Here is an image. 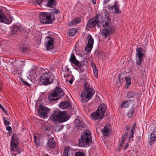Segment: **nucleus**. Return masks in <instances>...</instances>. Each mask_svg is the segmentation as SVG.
Instances as JSON below:
<instances>
[{
    "label": "nucleus",
    "instance_id": "obj_1",
    "mask_svg": "<svg viewBox=\"0 0 156 156\" xmlns=\"http://www.w3.org/2000/svg\"><path fill=\"white\" fill-rule=\"evenodd\" d=\"M69 116L66 112L56 110L53 112L49 119L53 122L62 123L67 121Z\"/></svg>",
    "mask_w": 156,
    "mask_h": 156
},
{
    "label": "nucleus",
    "instance_id": "obj_2",
    "mask_svg": "<svg viewBox=\"0 0 156 156\" xmlns=\"http://www.w3.org/2000/svg\"><path fill=\"white\" fill-rule=\"evenodd\" d=\"M84 86L83 92L81 94V101L83 102L88 101L94 94V91L92 88L90 87L88 83H86Z\"/></svg>",
    "mask_w": 156,
    "mask_h": 156
},
{
    "label": "nucleus",
    "instance_id": "obj_3",
    "mask_svg": "<svg viewBox=\"0 0 156 156\" xmlns=\"http://www.w3.org/2000/svg\"><path fill=\"white\" fill-rule=\"evenodd\" d=\"M92 140L90 132L88 130H84L79 139V145L81 147H87Z\"/></svg>",
    "mask_w": 156,
    "mask_h": 156
},
{
    "label": "nucleus",
    "instance_id": "obj_4",
    "mask_svg": "<svg viewBox=\"0 0 156 156\" xmlns=\"http://www.w3.org/2000/svg\"><path fill=\"white\" fill-rule=\"evenodd\" d=\"M64 93L59 87H57L55 90L48 94V98L50 101H55L63 97Z\"/></svg>",
    "mask_w": 156,
    "mask_h": 156
},
{
    "label": "nucleus",
    "instance_id": "obj_5",
    "mask_svg": "<svg viewBox=\"0 0 156 156\" xmlns=\"http://www.w3.org/2000/svg\"><path fill=\"white\" fill-rule=\"evenodd\" d=\"M106 109L107 106L105 104L101 105L98 107V109L95 112L91 114V116L92 119L94 120L102 119Z\"/></svg>",
    "mask_w": 156,
    "mask_h": 156
},
{
    "label": "nucleus",
    "instance_id": "obj_6",
    "mask_svg": "<svg viewBox=\"0 0 156 156\" xmlns=\"http://www.w3.org/2000/svg\"><path fill=\"white\" fill-rule=\"evenodd\" d=\"M101 19V15L99 13L97 14L94 17L90 18L88 20L87 24V26L90 28H95L96 26L98 27H99Z\"/></svg>",
    "mask_w": 156,
    "mask_h": 156
},
{
    "label": "nucleus",
    "instance_id": "obj_7",
    "mask_svg": "<svg viewBox=\"0 0 156 156\" xmlns=\"http://www.w3.org/2000/svg\"><path fill=\"white\" fill-rule=\"evenodd\" d=\"M39 19L41 23L47 24L51 23L53 20H55L54 16L52 17L51 14L45 12H42L40 14Z\"/></svg>",
    "mask_w": 156,
    "mask_h": 156
},
{
    "label": "nucleus",
    "instance_id": "obj_8",
    "mask_svg": "<svg viewBox=\"0 0 156 156\" xmlns=\"http://www.w3.org/2000/svg\"><path fill=\"white\" fill-rule=\"evenodd\" d=\"M54 80V77L51 76L49 73L47 72L43 73L40 78L41 84L45 85L52 83Z\"/></svg>",
    "mask_w": 156,
    "mask_h": 156
},
{
    "label": "nucleus",
    "instance_id": "obj_9",
    "mask_svg": "<svg viewBox=\"0 0 156 156\" xmlns=\"http://www.w3.org/2000/svg\"><path fill=\"white\" fill-rule=\"evenodd\" d=\"M19 142V140L18 137L16 135L13 134L12 136L10 149L12 151L17 152V154L20 153L19 148L18 146Z\"/></svg>",
    "mask_w": 156,
    "mask_h": 156
},
{
    "label": "nucleus",
    "instance_id": "obj_10",
    "mask_svg": "<svg viewBox=\"0 0 156 156\" xmlns=\"http://www.w3.org/2000/svg\"><path fill=\"white\" fill-rule=\"evenodd\" d=\"M136 58L137 59L136 63L138 65H140L143 61V57L144 56V50L140 47L137 48L136 49Z\"/></svg>",
    "mask_w": 156,
    "mask_h": 156
},
{
    "label": "nucleus",
    "instance_id": "obj_11",
    "mask_svg": "<svg viewBox=\"0 0 156 156\" xmlns=\"http://www.w3.org/2000/svg\"><path fill=\"white\" fill-rule=\"evenodd\" d=\"M105 28L102 30L101 34L105 38H106L112 34L115 30L112 26H110L108 27Z\"/></svg>",
    "mask_w": 156,
    "mask_h": 156
},
{
    "label": "nucleus",
    "instance_id": "obj_12",
    "mask_svg": "<svg viewBox=\"0 0 156 156\" xmlns=\"http://www.w3.org/2000/svg\"><path fill=\"white\" fill-rule=\"evenodd\" d=\"M50 109L45 107L41 105H39L38 109V112L39 114L44 118L47 116V113L49 112Z\"/></svg>",
    "mask_w": 156,
    "mask_h": 156
},
{
    "label": "nucleus",
    "instance_id": "obj_13",
    "mask_svg": "<svg viewBox=\"0 0 156 156\" xmlns=\"http://www.w3.org/2000/svg\"><path fill=\"white\" fill-rule=\"evenodd\" d=\"M46 138L48 140L47 143V147L49 149L54 148L56 145L54 138L49 134L47 135Z\"/></svg>",
    "mask_w": 156,
    "mask_h": 156
},
{
    "label": "nucleus",
    "instance_id": "obj_14",
    "mask_svg": "<svg viewBox=\"0 0 156 156\" xmlns=\"http://www.w3.org/2000/svg\"><path fill=\"white\" fill-rule=\"evenodd\" d=\"M87 40L88 41V43L85 50L87 52H89L91 51L93 47L94 40L90 35L87 36Z\"/></svg>",
    "mask_w": 156,
    "mask_h": 156
},
{
    "label": "nucleus",
    "instance_id": "obj_15",
    "mask_svg": "<svg viewBox=\"0 0 156 156\" xmlns=\"http://www.w3.org/2000/svg\"><path fill=\"white\" fill-rule=\"evenodd\" d=\"M25 62V61H18L15 60L13 61L12 60H9V62L10 63V65H13L14 67H17L20 68H23L25 66V64L24 63Z\"/></svg>",
    "mask_w": 156,
    "mask_h": 156
},
{
    "label": "nucleus",
    "instance_id": "obj_16",
    "mask_svg": "<svg viewBox=\"0 0 156 156\" xmlns=\"http://www.w3.org/2000/svg\"><path fill=\"white\" fill-rule=\"evenodd\" d=\"M46 38L47 42L45 45L46 49L48 50L52 49L54 47L53 39L50 37H48Z\"/></svg>",
    "mask_w": 156,
    "mask_h": 156
},
{
    "label": "nucleus",
    "instance_id": "obj_17",
    "mask_svg": "<svg viewBox=\"0 0 156 156\" xmlns=\"http://www.w3.org/2000/svg\"><path fill=\"white\" fill-rule=\"evenodd\" d=\"M11 34L12 36H14L17 34L19 32L23 30L22 26L14 25L11 27Z\"/></svg>",
    "mask_w": 156,
    "mask_h": 156
},
{
    "label": "nucleus",
    "instance_id": "obj_18",
    "mask_svg": "<svg viewBox=\"0 0 156 156\" xmlns=\"http://www.w3.org/2000/svg\"><path fill=\"white\" fill-rule=\"evenodd\" d=\"M70 60L71 63L74 64L79 67H82L81 62L76 59L75 56L73 53H72L71 55Z\"/></svg>",
    "mask_w": 156,
    "mask_h": 156
},
{
    "label": "nucleus",
    "instance_id": "obj_19",
    "mask_svg": "<svg viewBox=\"0 0 156 156\" xmlns=\"http://www.w3.org/2000/svg\"><path fill=\"white\" fill-rule=\"evenodd\" d=\"M4 22L6 24H9L11 23L12 21H9L5 16V14L0 9V22Z\"/></svg>",
    "mask_w": 156,
    "mask_h": 156
},
{
    "label": "nucleus",
    "instance_id": "obj_20",
    "mask_svg": "<svg viewBox=\"0 0 156 156\" xmlns=\"http://www.w3.org/2000/svg\"><path fill=\"white\" fill-rule=\"evenodd\" d=\"M111 20L109 17H106L105 20L102 22V26L104 27H108L110 26H112L111 24Z\"/></svg>",
    "mask_w": 156,
    "mask_h": 156
},
{
    "label": "nucleus",
    "instance_id": "obj_21",
    "mask_svg": "<svg viewBox=\"0 0 156 156\" xmlns=\"http://www.w3.org/2000/svg\"><path fill=\"white\" fill-rule=\"evenodd\" d=\"M117 1H115L114 5L113 6H109V8L111 9H114L115 10L114 13L115 14H119L121 12L119 10V8L117 6Z\"/></svg>",
    "mask_w": 156,
    "mask_h": 156
},
{
    "label": "nucleus",
    "instance_id": "obj_22",
    "mask_svg": "<svg viewBox=\"0 0 156 156\" xmlns=\"http://www.w3.org/2000/svg\"><path fill=\"white\" fill-rule=\"evenodd\" d=\"M156 140V132H153L151 134L149 139V143L151 145Z\"/></svg>",
    "mask_w": 156,
    "mask_h": 156
},
{
    "label": "nucleus",
    "instance_id": "obj_23",
    "mask_svg": "<svg viewBox=\"0 0 156 156\" xmlns=\"http://www.w3.org/2000/svg\"><path fill=\"white\" fill-rule=\"evenodd\" d=\"M56 4V0H48V3L46 6L51 8L55 7Z\"/></svg>",
    "mask_w": 156,
    "mask_h": 156
},
{
    "label": "nucleus",
    "instance_id": "obj_24",
    "mask_svg": "<svg viewBox=\"0 0 156 156\" xmlns=\"http://www.w3.org/2000/svg\"><path fill=\"white\" fill-rule=\"evenodd\" d=\"M71 106V104L68 101L62 102L60 105V107L63 109L66 108Z\"/></svg>",
    "mask_w": 156,
    "mask_h": 156
},
{
    "label": "nucleus",
    "instance_id": "obj_25",
    "mask_svg": "<svg viewBox=\"0 0 156 156\" xmlns=\"http://www.w3.org/2000/svg\"><path fill=\"white\" fill-rule=\"evenodd\" d=\"M80 22V19L78 17H76L72 20L69 23L70 26H73L79 23Z\"/></svg>",
    "mask_w": 156,
    "mask_h": 156
},
{
    "label": "nucleus",
    "instance_id": "obj_26",
    "mask_svg": "<svg viewBox=\"0 0 156 156\" xmlns=\"http://www.w3.org/2000/svg\"><path fill=\"white\" fill-rule=\"evenodd\" d=\"M74 122L75 123H77V127H81L82 128L85 127L84 122L78 119H76L75 120Z\"/></svg>",
    "mask_w": 156,
    "mask_h": 156
},
{
    "label": "nucleus",
    "instance_id": "obj_27",
    "mask_svg": "<svg viewBox=\"0 0 156 156\" xmlns=\"http://www.w3.org/2000/svg\"><path fill=\"white\" fill-rule=\"evenodd\" d=\"M130 100H127L123 101L121 105V108H127L129 107L130 102Z\"/></svg>",
    "mask_w": 156,
    "mask_h": 156
},
{
    "label": "nucleus",
    "instance_id": "obj_28",
    "mask_svg": "<svg viewBox=\"0 0 156 156\" xmlns=\"http://www.w3.org/2000/svg\"><path fill=\"white\" fill-rule=\"evenodd\" d=\"M103 135L105 136H107L109 133V129L107 126H105L104 128L101 130Z\"/></svg>",
    "mask_w": 156,
    "mask_h": 156
},
{
    "label": "nucleus",
    "instance_id": "obj_29",
    "mask_svg": "<svg viewBox=\"0 0 156 156\" xmlns=\"http://www.w3.org/2000/svg\"><path fill=\"white\" fill-rule=\"evenodd\" d=\"M76 32V29L74 28H72L69 30L68 35L69 36H74Z\"/></svg>",
    "mask_w": 156,
    "mask_h": 156
},
{
    "label": "nucleus",
    "instance_id": "obj_30",
    "mask_svg": "<svg viewBox=\"0 0 156 156\" xmlns=\"http://www.w3.org/2000/svg\"><path fill=\"white\" fill-rule=\"evenodd\" d=\"M134 111V108H132L127 113V115L129 118H130L133 116Z\"/></svg>",
    "mask_w": 156,
    "mask_h": 156
},
{
    "label": "nucleus",
    "instance_id": "obj_31",
    "mask_svg": "<svg viewBox=\"0 0 156 156\" xmlns=\"http://www.w3.org/2000/svg\"><path fill=\"white\" fill-rule=\"evenodd\" d=\"M93 72L94 75L96 77H97L98 76V71L97 68L94 65L93 66Z\"/></svg>",
    "mask_w": 156,
    "mask_h": 156
},
{
    "label": "nucleus",
    "instance_id": "obj_32",
    "mask_svg": "<svg viewBox=\"0 0 156 156\" xmlns=\"http://www.w3.org/2000/svg\"><path fill=\"white\" fill-rule=\"evenodd\" d=\"M135 95V94L133 92H129L127 94V96L128 98L130 99L134 98Z\"/></svg>",
    "mask_w": 156,
    "mask_h": 156
},
{
    "label": "nucleus",
    "instance_id": "obj_33",
    "mask_svg": "<svg viewBox=\"0 0 156 156\" xmlns=\"http://www.w3.org/2000/svg\"><path fill=\"white\" fill-rule=\"evenodd\" d=\"M127 135V134H124L123 136H122V137L121 139V142H120L119 146L122 147L123 146V143L124 142V141H125L126 139V136Z\"/></svg>",
    "mask_w": 156,
    "mask_h": 156
},
{
    "label": "nucleus",
    "instance_id": "obj_34",
    "mask_svg": "<svg viewBox=\"0 0 156 156\" xmlns=\"http://www.w3.org/2000/svg\"><path fill=\"white\" fill-rule=\"evenodd\" d=\"M84 153L81 151H79L75 152V156H85Z\"/></svg>",
    "mask_w": 156,
    "mask_h": 156
},
{
    "label": "nucleus",
    "instance_id": "obj_35",
    "mask_svg": "<svg viewBox=\"0 0 156 156\" xmlns=\"http://www.w3.org/2000/svg\"><path fill=\"white\" fill-rule=\"evenodd\" d=\"M69 150V147H67L65 149L63 154V156H68V152Z\"/></svg>",
    "mask_w": 156,
    "mask_h": 156
},
{
    "label": "nucleus",
    "instance_id": "obj_36",
    "mask_svg": "<svg viewBox=\"0 0 156 156\" xmlns=\"http://www.w3.org/2000/svg\"><path fill=\"white\" fill-rule=\"evenodd\" d=\"M15 68H14L13 69L12 71V73L14 74H16V73H18L20 71V68H18L17 67H15Z\"/></svg>",
    "mask_w": 156,
    "mask_h": 156
},
{
    "label": "nucleus",
    "instance_id": "obj_37",
    "mask_svg": "<svg viewBox=\"0 0 156 156\" xmlns=\"http://www.w3.org/2000/svg\"><path fill=\"white\" fill-rule=\"evenodd\" d=\"M4 123L6 126L9 125L10 124L8 120V119L7 118L3 117V118Z\"/></svg>",
    "mask_w": 156,
    "mask_h": 156
},
{
    "label": "nucleus",
    "instance_id": "obj_38",
    "mask_svg": "<svg viewBox=\"0 0 156 156\" xmlns=\"http://www.w3.org/2000/svg\"><path fill=\"white\" fill-rule=\"evenodd\" d=\"M51 12L53 14H57L60 13V11L58 9H53Z\"/></svg>",
    "mask_w": 156,
    "mask_h": 156
},
{
    "label": "nucleus",
    "instance_id": "obj_39",
    "mask_svg": "<svg viewBox=\"0 0 156 156\" xmlns=\"http://www.w3.org/2000/svg\"><path fill=\"white\" fill-rule=\"evenodd\" d=\"M125 78L127 83L131 84V80L130 78L128 76H126Z\"/></svg>",
    "mask_w": 156,
    "mask_h": 156
},
{
    "label": "nucleus",
    "instance_id": "obj_40",
    "mask_svg": "<svg viewBox=\"0 0 156 156\" xmlns=\"http://www.w3.org/2000/svg\"><path fill=\"white\" fill-rule=\"evenodd\" d=\"M133 133H131L129 132V141H132L133 140Z\"/></svg>",
    "mask_w": 156,
    "mask_h": 156
},
{
    "label": "nucleus",
    "instance_id": "obj_41",
    "mask_svg": "<svg viewBox=\"0 0 156 156\" xmlns=\"http://www.w3.org/2000/svg\"><path fill=\"white\" fill-rule=\"evenodd\" d=\"M36 3L38 5L41 6L42 4V1L41 0H37Z\"/></svg>",
    "mask_w": 156,
    "mask_h": 156
},
{
    "label": "nucleus",
    "instance_id": "obj_42",
    "mask_svg": "<svg viewBox=\"0 0 156 156\" xmlns=\"http://www.w3.org/2000/svg\"><path fill=\"white\" fill-rule=\"evenodd\" d=\"M22 82L24 84H25L27 86H29V84L27 82L25 81L23 79H21Z\"/></svg>",
    "mask_w": 156,
    "mask_h": 156
},
{
    "label": "nucleus",
    "instance_id": "obj_43",
    "mask_svg": "<svg viewBox=\"0 0 156 156\" xmlns=\"http://www.w3.org/2000/svg\"><path fill=\"white\" fill-rule=\"evenodd\" d=\"M118 78L119 81L120 82H121V81L123 80V78L121 77V75L120 74H119Z\"/></svg>",
    "mask_w": 156,
    "mask_h": 156
},
{
    "label": "nucleus",
    "instance_id": "obj_44",
    "mask_svg": "<svg viewBox=\"0 0 156 156\" xmlns=\"http://www.w3.org/2000/svg\"><path fill=\"white\" fill-rule=\"evenodd\" d=\"M21 50L22 52H25L26 51L27 49L25 47H22L21 48Z\"/></svg>",
    "mask_w": 156,
    "mask_h": 156
},
{
    "label": "nucleus",
    "instance_id": "obj_45",
    "mask_svg": "<svg viewBox=\"0 0 156 156\" xmlns=\"http://www.w3.org/2000/svg\"><path fill=\"white\" fill-rule=\"evenodd\" d=\"M35 137H37L36 136L34 137V143L35 144L37 145V146H39L40 145V144L39 143H38V142L36 141L35 140Z\"/></svg>",
    "mask_w": 156,
    "mask_h": 156
},
{
    "label": "nucleus",
    "instance_id": "obj_46",
    "mask_svg": "<svg viewBox=\"0 0 156 156\" xmlns=\"http://www.w3.org/2000/svg\"><path fill=\"white\" fill-rule=\"evenodd\" d=\"M6 129L8 131H11L12 130V128L10 126H7L6 127Z\"/></svg>",
    "mask_w": 156,
    "mask_h": 156
},
{
    "label": "nucleus",
    "instance_id": "obj_47",
    "mask_svg": "<svg viewBox=\"0 0 156 156\" xmlns=\"http://www.w3.org/2000/svg\"><path fill=\"white\" fill-rule=\"evenodd\" d=\"M79 68H78V69H76L79 72H83V69H81V67H78Z\"/></svg>",
    "mask_w": 156,
    "mask_h": 156
},
{
    "label": "nucleus",
    "instance_id": "obj_48",
    "mask_svg": "<svg viewBox=\"0 0 156 156\" xmlns=\"http://www.w3.org/2000/svg\"><path fill=\"white\" fill-rule=\"evenodd\" d=\"M136 126V124L134 123L132 125V127L131 129L135 130V128Z\"/></svg>",
    "mask_w": 156,
    "mask_h": 156
},
{
    "label": "nucleus",
    "instance_id": "obj_49",
    "mask_svg": "<svg viewBox=\"0 0 156 156\" xmlns=\"http://www.w3.org/2000/svg\"><path fill=\"white\" fill-rule=\"evenodd\" d=\"M129 146V144L128 143H126L125 145L124 146V149L125 150L126 149V148L128 147Z\"/></svg>",
    "mask_w": 156,
    "mask_h": 156
},
{
    "label": "nucleus",
    "instance_id": "obj_50",
    "mask_svg": "<svg viewBox=\"0 0 156 156\" xmlns=\"http://www.w3.org/2000/svg\"><path fill=\"white\" fill-rule=\"evenodd\" d=\"M73 78H71V79H70V80L69 81V83L70 84H72L73 82Z\"/></svg>",
    "mask_w": 156,
    "mask_h": 156
},
{
    "label": "nucleus",
    "instance_id": "obj_51",
    "mask_svg": "<svg viewBox=\"0 0 156 156\" xmlns=\"http://www.w3.org/2000/svg\"><path fill=\"white\" fill-rule=\"evenodd\" d=\"M130 84H129L126 83V84L125 85L126 88H127L129 87Z\"/></svg>",
    "mask_w": 156,
    "mask_h": 156
},
{
    "label": "nucleus",
    "instance_id": "obj_52",
    "mask_svg": "<svg viewBox=\"0 0 156 156\" xmlns=\"http://www.w3.org/2000/svg\"><path fill=\"white\" fill-rule=\"evenodd\" d=\"M134 130H135L131 129L130 131V132L131 133H133V134H134Z\"/></svg>",
    "mask_w": 156,
    "mask_h": 156
},
{
    "label": "nucleus",
    "instance_id": "obj_53",
    "mask_svg": "<svg viewBox=\"0 0 156 156\" xmlns=\"http://www.w3.org/2000/svg\"><path fill=\"white\" fill-rule=\"evenodd\" d=\"M92 2L94 4H95L96 3V1L95 0H92Z\"/></svg>",
    "mask_w": 156,
    "mask_h": 156
},
{
    "label": "nucleus",
    "instance_id": "obj_54",
    "mask_svg": "<svg viewBox=\"0 0 156 156\" xmlns=\"http://www.w3.org/2000/svg\"><path fill=\"white\" fill-rule=\"evenodd\" d=\"M1 109H2V110L3 112H5V110L3 107H2V108Z\"/></svg>",
    "mask_w": 156,
    "mask_h": 156
},
{
    "label": "nucleus",
    "instance_id": "obj_55",
    "mask_svg": "<svg viewBox=\"0 0 156 156\" xmlns=\"http://www.w3.org/2000/svg\"><path fill=\"white\" fill-rule=\"evenodd\" d=\"M109 0H105V3H107Z\"/></svg>",
    "mask_w": 156,
    "mask_h": 156
},
{
    "label": "nucleus",
    "instance_id": "obj_56",
    "mask_svg": "<svg viewBox=\"0 0 156 156\" xmlns=\"http://www.w3.org/2000/svg\"><path fill=\"white\" fill-rule=\"evenodd\" d=\"M3 106L0 104V108H2Z\"/></svg>",
    "mask_w": 156,
    "mask_h": 156
},
{
    "label": "nucleus",
    "instance_id": "obj_57",
    "mask_svg": "<svg viewBox=\"0 0 156 156\" xmlns=\"http://www.w3.org/2000/svg\"><path fill=\"white\" fill-rule=\"evenodd\" d=\"M45 130H48L47 129V128H46V129H45Z\"/></svg>",
    "mask_w": 156,
    "mask_h": 156
},
{
    "label": "nucleus",
    "instance_id": "obj_58",
    "mask_svg": "<svg viewBox=\"0 0 156 156\" xmlns=\"http://www.w3.org/2000/svg\"><path fill=\"white\" fill-rule=\"evenodd\" d=\"M1 89V87H0V89Z\"/></svg>",
    "mask_w": 156,
    "mask_h": 156
}]
</instances>
